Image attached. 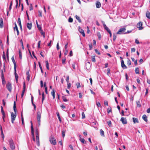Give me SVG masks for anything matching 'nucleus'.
<instances>
[{
	"mask_svg": "<svg viewBox=\"0 0 150 150\" xmlns=\"http://www.w3.org/2000/svg\"><path fill=\"white\" fill-rule=\"evenodd\" d=\"M42 113L41 110H38L37 112V119L38 121V126L40 125V118Z\"/></svg>",
	"mask_w": 150,
	"mask_h": 150,
	"instance_id": "nucleus-1",
	"label": "nucleus"
},
{
	"mask_svg": "<svg viewBox=\"0 0 150 150\" xmlns=\"http://www.w3.org/2000/svg\"><path fill=\"white\" fill-rule=\"evenodd\" d=\"M8 142L11 150H14L15 149V146L13 140L12 139H9L8 140Z\"/></svg>",
	"mask_w": 150,
	"mask_h": 150,
	"instance_id": "nucleus-2",
	"label": "nucleus"
},
{
	"mask_svg": "<svg viewBox=\"0 0 150 150\" xmlns=\"http://www.w3.org/2000/svg\"><path fill=\"white\" fill-rule=\"evenodd\" d=\"M30 123H31V134L33 136V140L34 141H35V136H34V129L33 128V124H32V121H31Z\"/></svg>",
	"mask_w": 150,
	"mask_h": 150,
	"instance_id": "nucleus-3",
	"label": "nucleus"
},
{
	"mask_svg": "<svg viewBox=\"0 0 150 150\" xmlns=\"http://www.w3.org/2000/svg\"><path fill=\"white\" fill-rule=\"evenodd\" d=\"M16 117V114L14 113L13 112H11V122L13 123L15 119V118Z\"/></svg>",
	"mask_w": 150,
	"mask_h": 150,
	"instance_id": "nucleus-4",
	"label": "nucleus"
},
{
	"mask_svg": "<svg viewBox=\"0 0 150 150\" xmlns=\"http://www.w3.org/2000/svg\"><path fill=\"white\" fill-rule=\"evenodd\" d=\"M6 88L10 92H11L12 89L11 84L9 82H8L6 85Z\"/></svg>",
	"mask_w": 150,
	"mask_h": 150,
	"instance_id": "nucleus-5",
	"label": "nucleus"
},
{
	"mask_svg": "<svg viewBox=\"0 0 150 150\" xmlns=\"http://www.w3.org/2000/svg\"><path fill=\"white\" fill-rule=\"evenodd\" d=\"M50 141L51 143L55 145L56 144V140L54 137H52L50 139Z\"/></svg>",
	"mask_w": 150,
	"mask_h": 150,
	"instance_id": "nucleus-6",
	"label": "nucleus"
},
{
	"mask_svg": "<svg viewBox=\"0 0 150 150\" xmlns=\"http://www.w3.org/2000/svg\"><path fill=\"white\" fill-rule=\"evenodd\" d=\"M126 30V29L125 28H121L120 29L119 31L117 32V34H124V33Z\"/></svg>",
	"mask_w": 150,
	"mask_h": 150,
	"instance_id": "nucleus-7",
	"label": "nucleus"
},
{
	"mask_svg": "<svg viewBox=\"0 0 150 150\" xmlns=\"http://www.w3.org/2000/svg\"><path fill=\"white\" fill-rule=\"evenodd\" d=\"M1 78L2 80V84L3 85H4L6 84V82L4 79L3 72L2 70H1Z\"/></svg>",
	"mask_w": 150,
	"mask_h": 150,
	"instance_id": "nucleus-8",
	"label": "nucleus"
},
{
	"mask_svg": "<svg viewBox=\"0 0 150 150\" xmlns=\"http://www.w3.org/2000/svg\"><path fill=\"white\" fill-rule=\"evenodd\" d=\"M78 30L83 37L85 36V35L84 30L82 29H81L80 26L78 27Z\"/></svg>",
	"mask_w": 150,
	"mask_h": 150,
	"instance_id": "nucleus-9",
	"label": "nucleus"
},
{
	"mask_svg": "<svg viewBox=\"0 0 150 150\" xmlns=\"http://www.w3.org/2000/svg\"><path fill=\"white\" fill-rule=\"evenodd\" d=\"M120 121L123 124H125L127 123V121L126 118L122 117L120 119Z\"/></svg>",
	"mask_w": 150,
	"mask_h": 150,
	"instance_id": "nucleus-10",
	"label": "nucleus"
},
{
	"mask_svg": "<svg viewBox=\"0 0 150 150\" xmlns=\"http://www.w3.org/2000/svg\"><path fill=\"white\" fill-rule=\"evenodd\" d=\"M1 113L3 115L2 118L3 120V121L4 122V118L5 117V112L3 110V107L2 106L1 107Z\"/></svg>",
	"mask_w": 150,
	"mask_h": 150,
	"instance_id": "nucleus-11",
	"label": "nucleus"
},
{
	"mask_svg": "<svg viewBox=\"0 0 150 150\" xmlns=\"http://www.w3.org/2000/svg\"><path fill=\"white\" fill-rule=\"evenodd\" d=\"M142 24L141 22H139L137 25V27L139 28V30H142L143 29L142 27Z\"/></svg>",
	"mask_w": 150,
	"mask_h": 150,
	"instance_id": "nucleus-12",
	"label": "nucleus"
},
{
	"mask_svg": "<svg viewBox=\"0 0 150 150\" xmlns=\"http://www.w3.org/2000/svg\"><path fill=\"white\" fill-rule=\"evenodd\" d=\"M121 65L122 67L124 69L127 68V66L125 64L124 61L122 60L121 61Z\"/></svg>",
	"mask_w": 150,
	"mask_h": 150,
	"instance_id": "nucleus-13",
	"label": "nucleus"
},
{
	"mask_svg": "<svg viewBox=\"0 0 150 150\" xmlns=\"http://www.w3.org/2000/svg\"><path fill=\"white\" fill-rule=\"evenodd\" d=\"M11 60L14 64V68L15 69V68H16V65L13 56L12 57Z\"/></svg>",
	"mask_w": 150,
	"mask_h": 150,
	"instance_id": "nucleus-14",
	"label": "nucleus"
},
{
	"mask_svg": "<svg viewBox=\"0 0 150 150\" xmlns=\"http://www.w3.org/2000/svg\"><path fill=\"white\" fill-rule=\"evenodd\" d=\"M14 24H15V27L13 28L14 30V31L16 30L17 31V35H18L19 34V30L18 29V27L17 26L16 23H14Z\"/></svg>",
	"mask_w": 150,
	"mask_h": 150,
	"instance_id": "nucleus-15",
	"label": "nucleus"
},
{
	"mask_svg": "<svg viewBox=\"0 0 150 150\" xmlns=\"http://www.w3.org/2000/svg\"><path fill=\"white\" fill-rule=\"evenodd\" d=\"M32 23H28L27 25V26L29 30H30L32 28Z\"/></svg>",
	"mask_w": 150,
	"mask_h": 150,
	"instance_id": "nucleus-16",
	"label": "nucleus"
},
{
	"mask_svg": "<svg viewBox=\"0 0 150 150\" xmlns=\"http://www.w3.org/2000/svg\"><path fill=\"white\" fill-rule=\"evenodd\" d=\"M55 90L54 89H53L51 93V94L52 96L54 99L55 97Z\"/></svg>",
	"mask_w": 150,
	"mask_h": 150,
	"instance_id": "nucleus-17",
	"label": "nucleus"
},
{
	"mask_svg": "<svg viewBox=\"0 0 150 150\" xmlns=\"http://www.w3.org/2000/svg\"><path fill=\"white\" fill-rule=\"evenodd\" d=\"M96 8H99L101 6L100 3L99 1H97L96 3Z\"/></svg>",
	"mask_w": 150,
	"mask_h": 150,
	"instance_id": "nucleus-18",
	"label": "nucleus"
},
{
	"mask_svg": "<svg viewBox=\"0 0 150 150\" xmlns=\"http://www.w3.org/2000/svg\"><path fill=\"white\" fill-rule=\"evenodd\" d=\"M3 19H0V28H2L3 27Z\"/></svg>",
	"mask_w": 150,
	"mask_h": 150,
	"instance_id": "nucleus-19",
	"label": "nucleus"
},
{
	"mask_svg": "<svg viewBox=\"0 0 150 150\" xmlns=\"http://www.w3.org/2000/svg\"><path fill=\"white\" fill-rule=\"evenodd\" d=\"M142 119L146 122H147L148 121V120L147 119V117L146 115H143L142 117Z\"/></svg>",
	"mask_w": 150,
	"mask_h": 150,
	"instance_id": "nucleus-20",
	"label": "nucleus"
},
{
	"mask_svg": "<svg viewBox=\"0 0 150 150\" xmlns=\"http://www.w3.org/2000/svg\"><path fill=\"white\" fill-rule=\"evenodd\" d=\"M103 26L105 28V29L108 32L110 31V30L106 26V25L105 24H103Z\"/></svg>",
	"mask_w": 150,
	"mask_h": 150,
	"instance_id": "nucleus-21",
	"label": "nucleus"
},
{
	"mask_svg": "<svg viewBox=\"0 0 150 150\" xmlns=\"http://www.w3.org/2000/svg\"><path fill=\"white\" fill-rule=\"evenodd\" d=\"M133 122L134 123H139V121L138 119L137 118H136L135 117H133Z\"/></svg>",
	"mask_w": 150,
	"mask_h": 150,
	"instance_id": "nucleus-22",
	"label": "nucleus"
},
{
	"mask_svg": "<svg viewBox=\"0 0 150 150\" xmlns=\"http://www.w3.org/2000/svg\"><path fill=\"white\" fill-rule=\"evenodd\" d=\"M100 132L101 135L102 137H104L105 136L104 132L103 130L102 129H100Z\"/></svg>",
	"mask_w": 150,
	"mask_h": 150,
	"instance_id": "nucleus-23",
	"label": "nucleus"
},
{
	"mask_svg": "<svg viewBox=\"0 0 150 150\" xmlns=\"http://www.w3.org/2000/svg\"><path fill=\"white\" fill-rule=\"evenodd\" d=\"M79 140L80 141L83 143L84 144H86V142L83 138L80 137V138Z\"/></svg>",
	"mask_w": 150,
	"mask_h": 150,
	"instance_id": "nucleus-24",
	"label": "nucleus"
},
{
	"mask_svg": "<svg viewBox=\"0 0 150 150\" xmlns=\"http://www.w3.org/2000/svg\"><path fill=\"white\" fill-rule=\"evenodd\" d=\"M13 108L14 111L15 113L16 114V102L15 101H14V102Z\"/></svg>",
	"mask_w": 150,
	"mask_h": 150,
	"instance_id": "nucleus-25",
	"label": "nucleus"
},
{
	"mask_svg": "<svg viewBox=\"0 0 150 150\" xmlns=\"http://www.w3.org/2000/svg\"><path fill=\"white\" fill-rule=\"evenodd\" d=\"M56 114L58 118L59 119V121L60 122H62V120L61 119V118H60V115H59V112H57Z\"/></svg>",
	"mask_w": 150,
	"mask_h": 150,
	"instance_id": "nucleus-26",
	"label": "nucleus"
},
{
	"mask_svg": "<svg viewBox=\"0 0 150 150\" xmlns=\"http://www.w3.org/2000/svg\"><path fill=\"white\" fill-rule=\"evenodd\" d=\"M146 17L148 18H150V13L148 11H147L146 13Z\"/></svg>",
	"mask_w": 150,
	"mask_h": 150,
	"instance_id": "nucleus-27",
	"label": "nucleus"
},
{
	"mask_svg": "<svg viewBox=\"0 0 150 150\" xmlns=\"http://www.w3.org/2000/svg\"><path fill=\"white\" fill-rule=\"evenodd\" d=\"M14 74H15V79H16V78L18 79V76L16 72V68H15V69H14Z\"/></svg>",
	"mask_w": 150,
	"mask_h": 150,
	"instance_id": "nucleus-28",
	"label": "nucleus"
},
{
	"mask_svg": "<svg viewBox=\"0 0 150 150\" xmlns=\"http://www.w3.org/2000/svg\"><path fill=\"white\" fill-rule=\"evenodd\" d=\"M45 99V94L44 92L42 93V103H43L44 100Z\"/></svg>",
	"mask_w": 150,
	"mask_h": 150,
	"instance_id": "nucleus-29",
	"label": "nucleus"
},
{
	"mask_svg": "<svg viewBox=\"0 0 150 150\" xmlns=\"http://www.w3.org/2000/svg\"><path fill=\"white\" fill-rule=\"evenodd\" d=\"M25 82H24L23 84V91L22 93H24L25 91Z\"/></svg>",
	"mask_w": 150,
	"mask_h": 150,
	"instance_id": "nucleus-30",
	"label": "nucleus"
},
{
	"mask_svg": "<svg viewBox=\"0 0 150 150\" xmlns=\"http://www.w3.org/2000/svg\"><path fill=\"white\" fill-rule=\"evenodd\" d=\"M91 61L93 62H96L95 56H91Z\"/></svg>",
	"mask_w": 150,
	"mask_h": 150,
	"instance_id": "nucleus-31",
	"label": "nucleus"
},
{
	"mask_svg": "<svg viewBox=\"0 0 150 150\" xmlns=\"http://www.w3.org/2000/svg\"><path fill=\"white\" fill-rule=\"evenodd\" d=\"M45 62L46 63V67L47 68V69L49 70V66L48 62L47 61H46Z\"/></svg>",
	"mask_w": 150,
	"mask_h": 150,
	"instance_id": "nucleus-32",
	"label": "nucleus"
},
{
	"mask_svg": "<svg viewBox=\"0 0 150 150\" xmlns=\"http://www.w3.org/2000/svg\"><path fill=\"white\" fill-rule=\"evenodd\" d=\"M136 103L137 106L138 107H140L141 106V105L139 101H137Z\"/></svg>",
	"mask_w": 150,
	"mask_h": 150,
	"instance_id": "nucleus-33",
	"label": "nucleus"
},
{
	"mask_svg": "<svg viewBox=\"0 0 150 150\" xmlns=\"http://www.w3.org/2000/svg\"><path fill=\"white\" fill-rule=\"evenodd\" d=\"M135 73L136 74H139V69L138 67L136 68L135 70Z\"/></svg>",
	"mask_w": 150,
	"mask_h": 150,
	"instance_id": "nucleus-34",
	"label": "nucleus"
},
{
	"mask_svg": "<svg viewBox=\"0 0 150 150\" xmlns=\"http://www.w3.org/2000/svg\"><path fill=\"white\" fill-rule=\"evenodd\" d=\"M108 124L110 127H111L112 126V124L111 121H109L107 122Z\"/></svg>",
	"mask_w": 150,
	"mask_h": 150,
	"instance_id": "nucleus-35",
	"label": "nucleus"
},
{
	"mask_svg": "<svg viewBox=\"0 0 150 150\" xmlns=\"http://www.w3.org/2000/svg\"><path fill=\"white\" fill-rule=\"evenodd\" d=\"M18 22L19 25L20 27V28L21 29H22V26H21V19H18Z\"/></svg>",
	"mask_w": 150,
	"mask_h": 150,
	"instance_id": "nucleus-36",
	"label": "nucleus"
},
{
	"mask_svg": "<svg viewBox=\"0 0 150 150\" xmlns=\"http://www.w3.org/2000/svg\"><path fill=\"white\" fill-rule=\"evenodd\" d=\"M19 55L20 58L21 59L22 58V54L20 50H19Z\"/></svg>",
	"mask_w": 150,
	"mask_h": 150,
	"instance_id": "nucleus-37",
	"label": "nucleus"
},
{
	"mask_svg": "<svg viewBox=\"0 0 150 150\" xmlns=\"http://www.w3.org/2000/svg\"><path fill=\"white\" fill-rule=\"evenodd\" d=\"M97 35L98 37V38L99 40H100L101 38V36L100 33L99 32H98L97 33Z\"/></svg>",
	"mask_w": 150,
	"mask_h": 150,
	"instance_id": "nucleus-38",
	"label": "nucleus"
},
{
	"mask_svg": "<svg viewBox=\"0 0 150 150\" xmlns=\"http://www.w3.org/2000/svg\"><path fill=\"white\" fill-rule=\"evenodd\" d=\"M107 112L108 113L111 112V108H108Z\"/></svg>",
	"mask_w": 150,
	"mask_h": 150,
	"instance_id": "nucleus-39",
	"label": "nucleus"
},
{
	"mask_svg": "<svg viewBox=\"0 0 150 150\" xmlns=\"http://www.w3.org/2000/svg\"><path fill=\"white\" fill-rule=\"evenodd\" d=\"M85 117V115L83 112L82 113V118L84 119Z\"/></svg>",
	"mask_w": 150,
	"mask_h": 150,
	"instance_id": "nucleus-40",
	"label": "nucleus"
},
{
	"mask_svg": "<svg viewBox=\"0 0 150 150\" xmlns=\"http://www.w3.org/2000/svg\"><path fill=\"white\" fill-rule=\"evenodd\" d=\"M127 64L128 65H130L131 64V62L130 60L128 59L127 61Z\"/></svg>",
	"mask_w": 150,
	"mask_h": 150,
	"instance_id": "nucleus-41",
	"label": "nucleus"
},
{
	"mask_svg": "<svg viewBox=\"0 0 150 150\" xmlns=\"http://www.w3.org/2000/svg\"><path fill=\"white\" fill-rule=\"evenodd\" d=\"M76 86H77V88H79L81 86L80 84L78 82L76 84Z\"/></svg>",
	"mask_w": 150,
	"mask_h": 150,
	"instance_id": "nucleus-42",
	"label": "nucleus"
},
{
	"mask_svg": "<svg viewBox=\"0 0 150 150\" xmlns=\"http://www.w3.org/2000/svg\"><path fill=\"white\" fill-rule=\"evenodd\" d=\"M113 40L114 41H115L116 38V36L115 34H114L113 35Z\"/></svg>",
	"mask_w": 150,
	"mask_h": 150,
	"instance_id": "nucleus-43",
	"label": "nucleus"
},
{
	"mask_svg": "<svg viewBox=\"0 0 150 150\" xmlns=\"http://www.w3.org/2000/svg\"><path fill=\"white\" fill-rule=\"evenodd\" d=\"M37 142V144L38 146H40L39 139H36Z\"/></svg>",
	"mask_w": 150,
	"mask_h": 150,
	"instance_id": "nucleus-44",
	"label": "nucleus"
},
{
	"mask_svg": "<svg viewBox=\"0 0 150 150\" xmlns=\"http://www.w3.org/2000/svg\"><path fill=\"white\" fill-rule=\"evenodd\" d=\"M36 23H37V27L38 28V29L40 31L41 30H42V29H41V27L40 26H39L38 25V24L37 22V21H36Z\"/></svg>",
	"mask_w": 150,
	"mask_h": 150,
	"instance_id": "nucleus-45",
	"label": "nucleus"
},
{
	"mask_svg": "<svg viewBox=\"0 0 150 150\" xmlns=\"http://www.w3.org/2000/svg\"><path fill=\"white\" fill-rule=\"evenodd\" d=\"M62 134L63 137H64L65 136V132L64 131H62Z\"/></svg>",
	"mask_w": 150,
	"mask_h": 150,
	"instance_id": "nucleus-46",
	"label": "nucleus"
},
{
	"mask_svg": "<svg viewBox=\"0 0 150 150\" xmlns=\"http://www.w3.org/2000/svg\"><path fill=\"white\" fill-rule=\"evenodd\" d=\"M95 52L97 53V54H100V52L98 50H97V49H95Z\"/></svg>",
	"mask_w": 150,
	"mask_h": 150,
	"instance_id": "nucleus-47",
	"label": "nucleus"
},
{
	"mask_svg": "<svg viewBox=\"0 0 150 150\" xmlns=\"http://www.w3.org/2000/svg\"><path fill=\"white\" fill-rule=\"evenodd\" d=\"M36 139H39V134H36Z\"/></svg>",
	"mask_w": 150,
	"mask_h": 150,
	"instance_id": "nucleus-48",
	"label": "nucleus"
},
{
	"mask_svg": "<svg viewBox=\"0 0 150 150\" xmlns=\"http://www.w3.org/2000/svg\"><path fill=\"white\" fill-rule=\"evenodd\" d=\"M96 105H97V106L99 107H101V105H100V103L99 102H96Z\"/></svg>",
	"mask_w": 150,
	"mask_h": 150,
	"instance_id": "nucleus-49",
	"label": "nucleus"
},
{
	"mask_svg": "<svg viewBox=\"0 0 150 150\" xmlns=\"http://www.w3.org/2000/svg\"><path fill=\"white\" fill-rule=\"evenodd\" d=\"M66 60V59L65 58H64V59H63L62 60V64H64L65 63V62Z\"/></svg>",
	"mask_w": 150,
	"mask_h": 150,
	"instance_id": "nucleus-50",
	"label": "nucleus"
},
{
	"mask_svg": "<svg viewBox=\"0 0 150 150\" xmlns=\"http://www.w3.org/2000/svg\"><path fill=\"white\" fill-rule=\"evenodd\" d=\"M33 9V6L31 4H30V10L31 11Z\"/></svg>",
	"mask_w": 150,
	"mask_h": 150,
	"instance_id": "nucleus-51",
	"label": "nucleus"
},
{
	"mask_svg": "<svg viewBox=\"0 0 150 150\" xmlns=\"http://www.w3.org/2000/svg\"><path fill=\"white\" fill-rule=\"evenodd\" d=\"M69 77L68 76H67L66 77V81L67 83L69 82Z\"/></svg>",
	"mask_w": 150,
	"mask_h": 150,
	"instance_id": "nucleus-52",
	"label": "nucleus"
},
{
	"mask_svg": "<svg viewBox=\"0 0 150 150\" xmlns=\"http://www.w3.org/2000/svg\"><path fill=\"white\" fill-rule=\"evenodd\" d=\"M87 33H89L90 32V31L89 30V27L88 26L87 27Z\"/></svg>",
	"mask_w": 150,
	"mask_h": 150,
	"instance_id": "nucleus-53",
	"label": "nucleus"
},
{
	"mask_svg": "<svg viewBox=\"0 0 150 150\" xmlns=\"http://www.w3.org/2000/svg\"><path fill=\"white\" fill-rule=\"evenodd\" d=\"M89 46L90 48V50H91L92 48V44H89Z\"/></svg>",
	"mask_w": 150,
	"mask_h": 150,
	"instance_id": "nucleus-54",
	"label": "nucleus"
},
{
	"mask_svg": "<svg viewBox=\"0 0 150 150\" xmlns=\"http://www.w3.org/2000/svg\"><path fill=\"white\" fill-rule=\"evenodd\" d=\"M71 87V83H70L67 84V88L69 89Z\"/></svg>",
	"mask_w": 150,
	"mask_h": 150,
	"instance_id": "nucleus-55",
	"label": "nucleus"
},
{
	"mask_svg": "<svg viewBox=\"0 0 150 150\" xmlns=\"http://www.w3.org/2000/svg\"><path fill=\"white\" fill-rule=\"evenodd\" d=\"M135 42L137 44H139V43L138 40L137 39H135Z\"/></svg>",
	"mask_w": 150,
	"mask_h": 150,
	"instance_id": "nucleus-56",
	"label": "nucleus"
},
{
	"mask_svg": "<svg viewBox=\"0 0 150 150\" xmlns=\"http://www.w3.org/2000/svg\"><path fill=\"white\" fill-rule=\"evenodd\" d=\"M63 101L64 102H67V99L64 97L63 98Z\"/></svg>",
	"mask_w": 150,
	"mask_h": 150,
	"instance_id": "nucleus-57",
	"label": "nucleus"
},
{
	"mask_svg": "<svg viewBox=\"0 0 150 150\" xmlns=\"http://www.w3.org/2000/svg\"><path fill=\"white\" fill-rule=\"evenodd\" d=\"M104 104L105 105L108 106V101H105L104 103Z\"/></svg>",
	"mask_w": 150,
	"mask_h": 150,
	"instance_id": "nucleus-58",
	"label": "nucleus"
},
{
	"mask_svg": "<svg viewBox=\"0 0 150 150\" xmlns=\"http://www.w3.org/2000/svg\"><path fill=\"white\" fill-rule=\"evenodd\" d=\"M33 105L34 106V110H35L36 108V106L33 103V102H32V103Z\"/></svg>",
	"mask_w": 150,
	"mask_h": 150,
	"instance_id": "nucleus-59",
	"label": "nucleus"
},
{
	"mask_svg": "<svg viewBox=\"0 0 150 150\" xmlns=\"http://www.w3.org/2000/svg\"><path fill=\"white\" fill-rule=\"evenodd\" d=\"M40 85L41 87H42L43 86V83L42 81H40Z\"/></svg>",
	"mask_w": 150,
	"mask_h": 150,
	"instance_id": "nucleus-60",
	"label": "nucleus"
},
{
	"mask_svg": "<svg viewBox=\"0 0 150 150\" xmlns=\"http://www.w3.org/2000/svg\"><path fill=\"white\" fill-rule=\"evenodd\" d=\"M135 51V49L134 48H132L131 49V51L132 52H134Z\"/></svg>",
	"mask_w": 150,
	"mask_h": 150,
	"instance_id": "nucleus-61",
	"label": "nucleus"
},
{
	"mask_svg": "<svg viewBox=\"0 0 150 150\" xmlns=\"http://www.w3.org/2000/svg\"><path fill=\"white\" fill-rule=\"evenodd\" d=\"M68 53V50H67V49H66L64 53V54L65 55H67V54Z\"/></svg>",
	"mask_w": 150,
	"mask_h": 150,
	"instance_id": "nucleus-62",
	"label": "nucleus"
},
{
	"mask_svg": "<svg viewBox=\"0 0 150 150\" xmlns=\"http://www.w3.org/2000/svg\"><path fill=\"white\" fill-rule=\"evenodd\" d=\"M40 31L41 34L42 35H44V34H45V32H43L42 30H41Z\"/></svg>",
	"mask_w": 150,
	"mask_h": 150,
	"instance_id": "nucleus-63",
	"label": "nucleus"
},
{
	"mask_svg": "<svg viewBox=\"0 0 150 150\" xmlns=\"http://www.w3.org/2000/svg\"><path fill=\"white\" fill-rule=\"evenodd\" d=\"M146 112L148 113H150V108L147 109Z\"/></svg>",
	"mask_w": 150,
	"mask_h": 150,
	"instance_id": "nucleus-64",
	"label": "nucleus"
}]
</instances>
